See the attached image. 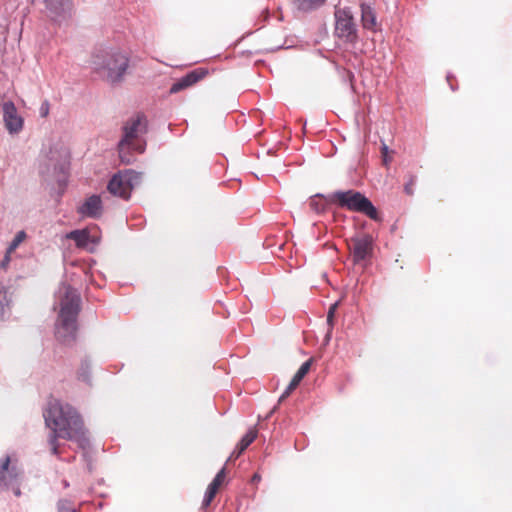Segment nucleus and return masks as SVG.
<instances>
[{
    "label": "nucleus",
    "mask_w": 512,
    "mask_h": 512,
    "mask_svg": "<svg viewBox=\"0 0 512 512\" xmlns=\"http://www.w3.org/2000/svg\"><path fill=\"white\" fill-rule=\"evenodd\" d=\"M43 416L46 426L51 430L48 442L54 455H58V438L76 441L82 449L89 446L83 422L76 410L69 404L52 399L48 402Z\"/></svg>",
    "instance_id": "f257e3e1"
},
{
    "label": "nucleus",
    "mask_w": 512,
    "mask_h": 512,
    "mask_svg": "<svg viewBox=\"0 0 512 512\" xmlns=\"http://www.w3.org/2000/svg\"><path fill=\"white\" fill-rule=\"evenodd\" d=\"M80 303L81 298L76 289L66 283L59 286L54 303L55 308L59 307L55 335L64 344H70L76 339Z\"/></svg>",
    "instance_id": "f03ea898"
},
{
    "label": "nucleus",
    "mask_w": 512,
    "mask_h": 512,
    "mask_svg": "<svg viewBox=\"0 0 512 512\" xmlns=\"http://www.w3.org/2000/svg\"><path fill=\"white\" fill-rule=\"evenodd\" d=\"M130 58L117 47H99L90 59L91 69L110 85H119L125 80Z\"/></svg>",
    "instance_id": "7ed1b4c3"
},
{
    "label": "nucleus",
    "mask_w": 512,
    "mask_h": 512,
    "mask_svg": "<svg viewBox=\"0 0 512 512\" xmlns=\"http://www.w3.org/2000/svg\"><path fill=\"white\" fill-rule=\"evenodd\" d=\"M146 131V119L144 116L138 115L135 118H131L123 126V137L118 143L119 158L122 163L130 164L133 161V157L130 154V150L142 153L144 151V145L134 143L138 136Z\"/></svg>",
    "instance_id": "20e7f679"
},
{
    "label": "nucleus",
    "mask_w": 512,
    "mask_h": 512,
    "mask_svg": "<svg viewBox=\"0 0 512 512\" xmlns=\"http://www.w3.org/2000/svg\"><path fill=\"white\" fill-rule=\"evenodd\" d=\"M331 200L337 202L340 207L363 213L372 220H379L375 206L366 196L358 191H336L331 195Z\"/></svg>",
    "instance_id": "39448f33"
},
{
    "label": "nucleus",
    "mask_w": 512,
    "mask_h": 512,
    "mask_svg": "<svg viewBox=\"0 0 512 512\" xmlns=\"http://www.w3.org/2000/svg\"><path fill=\"white\" fill-rule=\"evenodd\" d=\"M69 164V152L62 144H54L45 151L41 159L39 171L43 176L65 173Z\"/></svg>",
    "instance_id": "423d86ee"
},
{
    "label": "nucleus",
    "mask_w": 512,
    "mask_h": 512,
    "mask_svg": "<svg viewBox=\"0 0 512 512\" xmlns=\"http://www.w3.org/2000/svg\"><path fill=\"white\" fill-rule=\"evenodd\" d=\"M140 180L141 174L134 170L119 171L110 179L107 189L114 196L129 199L131 191Z\"/></svg>",
    "instance_id": "0eeeda50"
},
{
    "label": "nucleus",
    "mask_w": 512,
    "mask_h": 512,
    "mask_svg": "<svg viewBox=\"0 0 512 512\" xmlns=\"http://www.w3.org/2000/svg\"><path fill=\"white\" fill-rule=\"evenodd\" d=\"M335 34L345 42L355 43L357 28L352 12L349 8H340L335 11Z\"/></svg>",
    "instance_id": "6e6552de"
},
{
    "label": "nucleus",
    "mask_w": 512,
    "mask_h": 512,
    "mask_svg": "<svg viewBox=\"0 0 512 512\" xmlns=\"http://www.w3.org/2000/svg\"><path fill=\"white\" fill-rule=\"evenodd\" d=\"M23 474L16 460H11L9 456L0 459V490L13 487L17 484Z\"/></svg>",
    "instance_id": "1a4fd4ad"
},
{
    "label": "nucleus",
    "mask_w": 512,
    "mask_h": 512,
    "mask_svg": "<svg viewBox=\"0 0 512 512\" xmlns=\"http://www.w3.org/2000/svg\"><path fill=\"white\" fill-rule=\"evenodd\" d=\"M2 114L4 126L10 135H17L23 130L24 119L12 101L2 103Z\"/></svg>",
    "instance_id": "9d476101"
},
{
    "label": "nucleus",
    "mask_w": 512,
    "mask_h": 512,
    "mask_svg": "<svg viewBox=\"0 0 512 512\" xmlns=\"http://www.w3.org/2000/svg\"><path fill=\"white\" fill-rule=\"evenodd\" d=\"M353 262L360 264L372 255L373 240L369 235L353 237L349 243Z\"/></svg>",
    "instance_id": "9b49d317"
},
{
    "label": "nucleus",
    "mask_w": 512,
    "mask_h": 512,
    "mask_svg": "<svg viewBox=\"0 0 512 512\" xmlns=\"http://www.w3.org/2000/svg\"><path fill=\"white\" fill-rule=\"evenodd\" d=\"M48 16L55 22H62L71 15V0H45Z\"/></svg>",
    "instance_id": "f8f14e48"
},
{
    "label": "nucleus",
    "mask_w": 512,
    "mask_h": 512,
    "mask_svg": "<svg viewBox=\"0 0 512 512\" xmlns=\"http://www.w3.org/2000/svg\"><path fill=\"white\" fill-rule=\"evenodd\" d=\"M207 74L208 70L205 68H197L188 72L186 75H184L172 84V86L170 87V93L175 94L188 87H191L198 81L202 80Z\"/></svg>",
    "instance_id": "ddd939ff"
},
{
    "label": "nucleus",
    "mask_w": 512,
    "mask_h": 512,
    "mask_svg": "<svg viewBox=\"0 0 512 512\" xmlns=\"http://www.w3.org/2000/svg\"><path fill=\"white\" fill-rule=\"evenodd\" d=\"M102 210L103 206L100 196L91 195L77 208V213L82 217L99 218Z\"/></svg>",
    "instance_id": "4468645a"
},
{
    "label": "nucleus",
    "mask_w": 512,
    "mask_h": 512,
    "mask_svg": "<svg viewBox=\"0 0 512 512\" xmlns=\"http://www.w3.org/2000/svg\"><path fill=\"white\" fill-rule=\"evenodd\" d=\"M312 362H313V359L310 358L308 359L307 361H305L304 363H302V365L300 366V368L298 369V371L295 373V375L293 376L291 382L289 383V385L287 386V388L285 389V391L283 392V394L280 396L279 398V401H282L284 400L286 397H288L290 395V393L299 385V383L301 382V380L306 376V374L309 372L310 370V367L312 365Z\"/></svg>",
    "instance_id": "2eb2a0df"
},
{
    "label": "nucleus",
    "mask_w": 512,
    "mask_h": 512,
    "mask_svg": "<svg viewBox=\"0 0 512 512\" xmlns=\"http://www.w3.org/2000/svg\"><path fill=\"white\" fill-rule=\"evenodd\" d=\"M361 20L365 29L376 31L377 21L375 12L365 3L361 4Z\"/></svg>",
    "instance_id": "dca6fc26"
},
{
    "label": "nucleus",
    "mask_w": 512,
    "mask_h": 512,
    "mask_svg": "<svg viewBox=\"0 0 512 512\" xmlns=\"http://www.w3.org/2000/svg\"><path fill=\"white\" fill-rule=\"evenodd\" d=\"M257 430L256 428H250L246 434L241 438L236 449L233 451L232 456L235 458L239 457L244 450L256 439Z\"/></svg>",
    "instance_id": "f3484780"
},
{
    "label": "nucleus",
    "mask_w": 512,
    "mask_h": 512,
    "mask_svg": "<svg viewBox=\"0 0 512 512\" xmlns=\"http://www.w3.org/2000/svg\"><path fill=\"white\" fill-rule=\"evenodd\" d=\"M326 0H293L294 6L302 12H310L320 8Z\"/></svg>",
    "instance_id": "a211bd4d"
},
{
    "label": "nucleus",
    "mask_w": 512,
    "mask_h": 512,
    "mask_svg": "<svg viewBox=\"0 0 512 512\" xmlns=\"http://www.w3.org/2000/svg\"><path fill=\"white\" fill-rule=\"evenodd\" d=\"M67 239L74 240L78 247L84 248L90 241V235L87 230H73L66 234Z\"/></svg>",
    "instance_id": "6ab92c4d"
},
{
    "label": "nucleus",
    "mask_w": 512,
    "mask_h": 512,
    "mask_svg": "<svg viewBox=\"0 0 512 512\" xmlns=\"http://www.w3.org/2000/svg\"><path fill=\"white\" fill-rule=\"evenodd\" d=\"M11 298L8 290L4 286H0V319H4L10 314Z\"/></svg>",
    "instance_id": "aec40b11"
},
{
    "label": "nucleus",
    "mask_w": 512,
    "mask_h": 512,
    "mask_svg": "<svg viewBox=\"0 0 512 512\" xmlns=\"http://www.w3.org/2000/svg\"><path fill=\"white\" fill-rule=\"evenodd\" d=\"M26 237L27 234L24 230L18 231L7 247L8 253H13L19 247V245L24 242Z\"/></svg>",
    "instance_id": "412c9836"
},
{
    "label": "nucleus",
    "mask_w": 512,
    "mask_h": 512,
    "mask_svg": "<svg viewBox=\"0 0 512 512\" xmlns=\"http://www.w3.org/2000/svg\"><path fill=\"white\" fill-rule=\"evenodd\" d=\"M310 208L315 211L316 213H322L326 209L325 202L321 199V195L317 194L313 197H311L309 202Z\"/></svg>",
    "instance_id": "4be33fe9"
},
{
    "label": "nucleus",
    "mask_w": 512,
    "mask_h": 512,
    "mask_svg": "<svg viewBox=\"0 0 512 512\" xmlns=\"http://www.w3.org/2000/svg\"><path fill=\"white\" fill-rule=\"evenodd\" d=\"M338 304H339V302L333 303L329 307V310H328V313H327V324L329 326L328 333H327V337L328 338L330 337L331 331H332L333 326H334V317H335V313H336Z\"/></svg>",
    "instance_id": "5701e85b"
},
{
    "label": "nucleus",
    "mask_w": 512,
    "mask_h": 512,
    "mask_svg": "<svg viewBox=\"0 0 512 512\" xmlns=\"http://www.w3.org/2000/svg\"><path fill=\"white\" fill-rule=\"evenodd\" d=\"M217 491H218V489L215 488L214 485H208L207 490L204 495V498H203V502H202L203 508H206L210 505V503L214 499Z\"/></svg>",
    "instance_id": "b1692460"
},
{
    "label": "nucleus",
    "mask_w": 512,
    "mask_h": 512,
    "mask_svg": "<svg viewBox=\"0 0 512 512\" xmlns=\"http://www.w3.org/2000/svg\"><path fill=\"white\" fill-rule=\"evenodd\" d=\"M58 512H77L76 507L70 500L61 499L57 504Z\"/></svg>",
    "instance_id": "393cba45"
},
{
    "label": "nucleus",
    "mask_w": 512,
    "mask_h": 512,
    "mask_svg": "<svg viewBox=\"0 0 512 512\" xmlns=\"http://www.w3.org/2000/svg\"><path fill=\"white\" fill-rule=\"evenodd\" d=\"M89 370H90V364L86 360L83 361L81 364V368L79 370V374H78L79 379L88 383L90 381Z\"/></svg>",
    "instance_id": "a878e982"
},
{
    "label": "nucleus",
    "mask_w": 512,
    "mask_h": 512,
    "mask_svg": "<svg viewBox=\"0 0 512 512\" xmlns=\"http://www.w3.org/2000/svg\"><path fill=\"white\" fill-rule=\"evenodd\" d=\"M390 149L389 147L387 146V144H385L384 142H382V145H381V154H382V162H383V165L385 166H389L390 162H391V157L389 156V153H390Z\"/></svg>",
    "instance_id": "bb28decb"
},
{
    "label": "nucleus",
    "mask_w": 512,
    "mask_h": 512,
    "mask_svg": "<svg viewBox=\"0 0 512 512\" xmlns=\"http://www.w3.org/2000/svg\"><path fill=\"white\" fill-rule=\"evenodd\" d=\"M225 478V468L223 467L214 477L212 482L209 485H214L215 488L219 489L220 485L222 484L223 480Z\"/></svg>",
    "instance_id": "cd10ccee"
},
{
    "label": "nucleus",
    "mask_w": 512,
    "mask_h": 512,
    "mask_svg": "<svg viewBox=\"0 0 512 512\" xmlns=\"http://www.w3.org/2000/svg\"><path fill=\"white\" fill-rule=\"evenodd\" d=\"M50 105L48 101H44L39 109V113L41 117H46L49 114Z\"/></svg>",
    "instance_id": "c85d7f7f"
},
{
    "label": "nucleus",
    "mask_w": 512,
    "mask_h": 512,
    "mask_svg": "<svg viewBox=\"0 0 512 512\" xmlns=\"http://www.w3.org/2000/svg\"><path fill=\"white\" fill-rule=\"evenodd\" d=\"M11 254H12V253H8V250H6L5 256H4V258L2 259V261H1V263H0V267H1L2 269H5V270H6V269L8 268L9 263H10V261H11Z\"/></svg>",
    "instance_id": "c756f323"
},
{
    "label": "nucleus",
    "mask_w": 512,
    "mask_h": 512,
    "mask_svg": "<svg viewBox=\"0 0 512 512\" xmlns=\"http://www.w3.org/2000/svg\"><path fill=\"white\" fill-rule=\"evenodd\" d=\"M415 177H411L410 181L404 186V191L408 194V195H412L413 194V185L415 184Z\"/></svg>",
    "instance_id": "7c9ffc66"
},
{
    "label": "nucleus",
    "mask_w": 512,
    "mask_h": 512,
    "mask_svg": "<svg viewBox=\"0 0 512 512\" xmlns=\"http://www.w3.org/2000/svg\"><path fill=\"white\" fill-rule=\"evenodd\" d=\"M20 482V480H18ZM8 489H12L15 496L19 497L21 495V490L19 487V483L13 484V487H9Z\"/></svg>",
    "instance_id": "2f4dec72"
},
{
    "label": "nucleus",
    "mask_w": 512,
    "mask_h": 512,
    "mask_svg": "<svg viewBox=\"0 0 512 512\" xmlns=\"http://www.w3.org/2000/svg\"><path fill=\"white\" fill-rule=\"evenodd\" d=\"M260 479H261L260 475H258V474H254V476L252 477L253 482H258V481H260Z\"/></svg>",
    "instance_id": "473e14b6"
},
{
    "label": "nucleus",
    "mask_w": 512,
    "mask_h": 512,
    "mask_svg": "<svg viewBox=\"0 0 512 512\" xmlns=\"http://www.w3.org/2000/svg\"><path fill=\"white\" fill-rule=\"evenodd\" d=\"M276 407L273 408V410H271V412L269 413V415L267 417H269L272 413H274Z\"/></svg>",
    "instance_id": "72a5a7b5"
}]
</instances>
